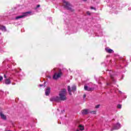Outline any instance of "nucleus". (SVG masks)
<instances>
[{
	"label": "nucleus",
	"mask_w": 131,
	"mask_h": 131,
	"mask_svg": "<svg viewBox=\"0 0 131 131\" xmlns=\"http://www.w3.org/2000/svg\"><path fill=\"white\" fill-rule=\"evenodd\" d=\"M59 96L53 97L50 98L51 102H60V101H66V90L64 89L59 92Z\"/></svg>",
	"instance_id": "nucleus-1"
},
{
	"label": "nucleus",
	"mask_w": 131,
	"mask_h": 131,
	"mask_svg": "<svg viewBox=\"0 0 131 131\" xmlns=\"http://www.w3.org/2000/svg\"><path fill=\"white\" fill-rule=\"evenodd\" d=\"M53 71L54 72L53 79H58V78H60L62 76V71L61 69L59 70L58 73L56 72V69H54Z\"/></svg>",
	"instance_id": "nucleus-2"
},
{
	"label": "nucleus",
	"mask_w": 131,
	"mask_h": 131,
	"mask_svg": "<svg viewBox=\"0 0 131 131\" xmlns=\"http://www.w3.org/2000/svg\"><path fill=\"white\" fill-rule=\"evenodd\" d=\"M62 6L64 7V9L69 10V11H72L71 9V5L68 2H66L65 0H62Z\"/></svg>",
	"instance_id": "nucleus-3"
},
{
	"label": "nucleus",
	"mask_w": 131,
	"mask_h": 131,
	"mask_svg": "<svg viewBox=\"0 0 131 131\" xmlns=\"http://www.w3.org/2000/svg\"><path fill=\"white\" fill-rule=\"evenodd\" d=\"M30 14V12H27L23 14V15H19L18 16H16L15 17L16 20H18V19H21V18H24V17H26L27 16H28Z\"/></svg>",
	"instance_id": "nucleus-4"
},
{
	"label": "nucleus",
	"mask_w": 131,
	"mask_h": 131,
	"mask_svg": "<svg viewBox=\"0 0 131 131\" xmlns=\"http://www.w3.org/2000/svg\"><path fill=\"white\" fill-rule=\"evenodd\" d=\"M108 74L110 75V76L112 79L113 83H115L116 81H115V79H114V76L113 75V72H112V71H110Z\"/></svg>",
	"instance_id": "nucleus-5"
},
{
	"label": "nucleus",
	"mask_w": 131,
	"mask_h": 131,
	"mask_svg": "<svg viewBox=\"0 0 131 131\" xmlns=\"http://www.w3.org/2000/svg\"><path fill=\"white\" fill-rule=\"evenodd\" d=\"M120 127H121L120 124L119 123H117V124L114 125L113 128H112L111 129V131H113L114 130V129H119Z\"/></svg>",
	"instance_id": "nucleus-6"
},
{
	"label": "nucleus",
	"mask_w": 131,
	"mask_h": 131,
	"mask_svg": "<svg viewBox=\"0 0 131 131\" xmlns=\"http://www.w3.org/2000/svg\"><path fill=\"white\" fill-rule=\"evenodd\" d=\"M50 93H51V88H50V87H48L45 91L46 96H49L50 95Z\"/></svg>",
	"instance_id": "nucleus-7"
},
{
	"label": "nucleus",
	"mask_w": 131,
	"mask_h": 131,
	"mask_svg": "<svg viewBox=\"0 0 131 131\" xmlns=\"http://www.w3.org/2000/svg\"><path fill=\"white\" fill-rule=\"evenodd\" d=\"M0 117L1 119H3V120H6L7 119V116L2 112H0Z\"/></svg>",
	"instance_id": "nucleus-8"
},
{
	"label": "nucleus",
	"mask_w": 131,
	"mask_h": 131,
	"mask_svg": "<svg viewBox=\"0 0 131 131\" xmlns=\"http://www.w3.org/2000/svg\"><path fill=\"white\" fill-rule=\"evenodd\" d=\"M105 51L107 52V53H108L109 54H113V53H114V51L111 49H109L108 48H106L105 49Z\"/></svg>",
	"instance_id": "nucleus-9"
},
{
	"label": "nucleus",
	"mask_w": 131,
	"mask_h": 131,
	"mask_svg": "<svg viewBox=\"0 0 131 131\" xmlns=\"http://www.w3.org/2000/svg\"><path fill=\"white\" fill-rule=\"evenodd\" d=\"M10 79H12V78H10L9 79H6L5 81V84H11L12 82L11 81Z\"/></svg>",
	"instance_id": "nucleus-10"
},
{
	"label": "nucleus",
	"mask_w": 131,
	"mask_h": 131,
	"mask_svg": "<svg viewBox=\"0 0 131 131\" xmlns=\"http://www.w3.org/2000/svg\"><path fill=\"white\" fill-rule=\"evenodd\" d=\"M84 90H85V91H92L93 90V89L91 88H90L86 85H84Z\"/></svg>",
	"instance_id": "nucleus-11"
},
{
	"label": "nucleus",
	"mask_w": 131,
	"mask_h": 131,
	"mask_svg": "<svg viewBox=\"0 0 131 131\" xmlns=\"http://www.w3.org/2000/svg\"><path fill=\"white\" fill-rule=\"evenodd\" d=\"M89 113H90V112L88 110H83L82 111V114L86 115V114H89Z\"/></svg>",
	"instance_id": "nucleus-12"
},
{
	"label": "nucleus",
	"mask_w": 131,
	"mask_h": 131,
	"mask_svg": "<svg viewBox=\"0 0 131 131\" xmlns=\"http://www.w3.org/2000/svg\"><path fill=\"white\" fill-rule=\"evenodd\" d=\"M0 29L1 30H2V31H7V29H6V27L3 26H0Z\"/></svg>",
	"instance_id": "nucleus-13"
},
{
	"label": "nucleus",
	"mask_w": 131,
	"mask_h": 131,
	"mask_svg": "<svg viewBox=\"0 0 131 131\" xmlns=\"http://www.w3.org/2000/svg\"><path fill=\"white\" fill-rule=\"evenodd\" d=\"M68 92L70 96L72 95V93H71V88H70V86H68Z\"/></svg>",
	"instance_id": "nucleus-14"
},
{
	"label": "nucleus",
	"mask_w": 131,
	"mask_h": 131,
	"mask_svg": "<svg viewBox=\"0 0 131 131\" xmlns=\"http://www.w3.org/2000/svg\"><path fill=\"white\" fill-rule=\"evenodd\" d=\"M72 92H75V91H76V86L73 85L72 87Z\"/></svg>",
	"instance_id": "nucleus-15"
},
{
	"label": "nucleus",
	"mask_w": 131,
	"mask_h": 131,
	"mask_svg": "<svg viewBox=\"0 0 131 131\" xmlns=\"http://www.w3.org/2000/svg\"><path fill=\"white\" fill-rule=\"evenodd\" d=\"M117 107H118L119 109H121V105L118 104V105H117Z\"/></svg>",
	"instance_id": "nucleus-16"
},
{
	"label": "nucleus",
	"mask_w": 131,
	"mask_h": 131,
	"mask_svg": "<svg viewBox=\"0 0 131 131\" xmlns=\"http://www.w3.org/2000/svg\"><path fill=\"white\" fill-rule=\"evenodd\" d=\"M95 108L96 109H98V108H100V104H98L95 106Z\"/></svg>",
	"instance_id": "nucleus-17"
},
{
	"label": "nucleus",
	"mask_w": 131,
	"mask_h": 131,
	"mask_svg": "<svg viewBox=\"0 0 131 131\" xmlns=\"http://www.w3.org/2000/svg\"><path fill=\"white\" fill-rule=\"evenodd\" d=\"M86 14L87 15H89V16L91 15V12H90V11H87Z\"/></svg>",
	"instance_id": "nucleus-18"
},
{
	"label": "nucleus",
	"mask_w": 131,
	"mask_h": 131,
	"mask_svg": "<svg viewBox=\"0 0 131 131\" xmlns=\"http://www.w3.org/2000/svg\"><path fill=\"white\" fill-rule=\"evenodd\" d=\"M96 111H92V112H91V113H93V114H96Z\"/></svg>",
	"instance_id": "nucleus-19"
},
{
	"label": "nucleus",
	"mask_w": 131,
	"mask_h": 131,
	"mask_svg": "<svg viewBox=\"0 0 131 131\" xmlns=\"http://www.w3.org/2000/svg\"><path fill=\"white\" fill-rule=\"evenodd\" d=\"M3 77L2 76H0V81H2L3 80Z\"/></svg>",
	"instance_id": "nucleus-20"
},
{
	"label": "nucleus",
	"mask_w": 131,
	"mask_h": 131,
	"mask_svg": "<svg viewBox=\"0 0 131 131\" xmlns=\"http://www.w3.org/2000/svg\"><path fill=\"white\" fill-rule=\"evenodd\" d=\"M15 73H19V71H18L17 70H15Z\"/></svg>",
	"instance_id": "nucleus-21"
},
{
	"label": "nucleus",
	"mask_w": 131,
	"mask_h": 131,
	"mask_svg": "<svg viewBox=\"0 0 131 131\" xmlns=\"http://www.w3.org/2000/svg\"><path fill=\"white\" fill-rule=\"evenodd\" d=\"M91 10H96V9L94 8V7H91Z\"/></svg>",
	"instance_id": "nucleus-22"
},
{
	"label": "nucleus",
	"mask_w": 131,
	"mask_h": 131,
	"mask_svg": "<svg viewBox=\"0 0 131 131\" xmlns=\"http://www.w3.org/2000/svg\"><path fill=\"white\" fill-rule=\"evenodd\" d=\"M40 7V5H38L36 7V9H37V8H39Z\"/></svg>",
	"instance_id": "nucleus-23"
},
{
	"label": "nucleus",
	"mask_w": 131,
	"mask_h": 131,
	"mask_svg": "<svg viewBox=\"0 0 131 131\" xmlns=\"http://www.w3.org/2000/svg\"><path fill=\"white\" fill-rule=\"evenodd\" d=\"M107 85H111V83H107Z\"/></svg>",
	"instance_id": "nucleus-24"
},
{
	"label": "nucleus",
	"mask_w": 131,
	"mask_h": 131,
	"mask_svg": "<svg viewBox=\"0 0 131 131\" xmlns=\"http://www.w3.org/2000/svg\"><path fill=\"white\" fill-rule=\"evenodd\" d=\"M119 94H122V92H121V91H119Z\"/></svg>",
	"instance_id": "nucleus-25"
},
{
	"label": "nucleus",
	"mask_w": 131,
	"mask_h": 131,
	"mask_svg": "<svg viewBox=\"0 0 131 131\" xmlns=\"http://www.w3.org/2000/svg\"><path fill=\"white\" fill-rule=\"evenodd\" d=\"M43 86V84H39V86Z\"/></svg>",
	"instance_id": "nucleus-26"
},
{
	"label": "nucleus",
	"mask_w": 131,
	"mask_h": 131,
	"mask_svg": "<svg viewBox=\"0 0 131 131\" xmlns=\"http://www.w3.org/2000/svg\"><path fill=\"white\" fill-rule=\"evenodd\" d=\"M4 78H7V76L6 75V74L4 75Z\"/></svg>",
	"instance_id": "nucleus-27"
},
{
	"label": "nucleus",
	"mask_w": 131,
	"mask_h": 131,
	"mask_svg": "<svg viewBox=\"0 0 131 131\" xmlns=\"http://www.w3.org/2000/svg\"><path fill=\"white\" fill-rule=\"evenodd\" d=\"M85 97H86V95H85V94H84V95H83V98H85Z\"/></svg>",
	"instance_id": "nucleus-28"
},
{
	"label": "nucleus",
	"mask_w": 131,
	"mask_h": 131,
	"mask_svg": "<svg viewBox=\"0 0 131 131\" xmlns=\"http://www.w3.org/2000/svg\"><path fill=\"white\" fill-rule=\"evenodd\" d=\"M124 99H126V96H124Z\"/></svg>",
	"instance_id": "nucleus-29"
},
{
	"label": "nucleus",
	"mask_w": 131,
	"mask_h": 131,
	"mask_svg": "<svg viewBox=\"0 0 131 131\" xmlns=\"http://www.w3.org/2000/svg\"><path fill=\"white\" fill-rule=\"evenodd\" d=\"M131 10V7L128 8V10L130 11Z\"/></svg>",
	"instance_id": "nucleus-30"
},
{
	"label": "nucleus",
	"mask_w": 131,
	"mask_h": 131,
	"mask_svg": "<svg viewBox=\"0 0 131 131\" xmlns=\"http://www.w3.org/2000/svg\"><path fill=\"white\" fill-rule=\"evenodd\" d=\"M19 71H22V69H19Z\"/></svg>",
	"instance_id": "nucleus-31"
},
{
	"label": "nucleus",
	"mask_w": 131,
	"mask_h": 131,
	"mask_svg": "<svg viewBox=\"0 0 131 131\" xmlns=\"http://www.w3.org/2000/svg\"><path fill=\"white\" fill-rule=\"evenodd\" d=\"M83 2H86V0H83Z\"/></svg>",
	"instance_id": "nucleus-32"
},
{
	"label": "nucleus",
	"mask_w": 131,
	"mask_h": 131,
	"mask_svg": "<svg viewBox=\"0 0 131 131\" xmlns=\"http://www.w3.org/2000/svg\"><path fill=\"white\" fill-rule=\"evenodd\" d=\"M58 111H59V108H57Z\"/></svg>",
	"instance_id": "nucleus-33"
}]
</instances>
